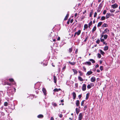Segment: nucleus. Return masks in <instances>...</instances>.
I'll use <instances>...</instances> for the list:
<instances>
[{"label": "nucleus", "mask_w": 120, "mask_h": 120, "mask_svg": "<svg viewBox=\"0 0 120 120\" xmlns=\"http://www.w3.org/2000/svg\"><path fill=\"white\" fill-rule=\"evenodd\" d=\"M103 5V4H102V3H101V4H100L99 6V7H98L99 8V9H101V8L102 7V6Z\"/></svg>", "instance_id": "obj_21"}, {"label": "nucleus", "mask_w": 120, "mask_h": 120, "mask_svg": "<svg viewBox=\"0 0 120 120\" xmlns=\"http://www.w3.org/2000/svg\"><path fill=\"white\" fill-rule=\"evenodd\" d=\"M7 82H4V83H3V84L4 85H6L7 84Z\"/></svg>", "instance_id": "obj_63"}, {"label": "nucleus", "mask_w": 120, "mask_h": 120, "mask_svg": "<svg viewBox=\"0 0 120 120\" xmlns=\"http://www.w3.org/2000/svg\"><path fill=\"white\" fill-rule=\"evenodd\" d=\"M72 48H69V52L70 53H71V52H72Z\"/></svg>", "instance_id": "obj_36"}, {"label": "nucleus", "mask_w": 120, "mask_h": 120, "mask_svg": "<svg viewBox=\"0 0 120 120\" xmlns=\"http://www.w3.org/2000/svg\"><path fill=\"white\" fill-rule=\"evenodd\" d=\"M93 12V10H92L91 11V12H90V17H91Z\"/></svg>", "instance_id": "obj_25"}, {"label": "nucleus", "mask_w": 120, "mask_h": 120, "mask_svg": "<svg viewBox=\"0 0 120 120\" xmlns=\"http://www.w3.org/2000/svg\"><path fill=\"white\" fill-rule=\"evenodd\" d=\"M8 103L7 102H5L4 103V105L5 106H7L8 105Z\"/></svg>", "instance_id": "obj_34"}, {"label": "nucleus", "mask_w": 120, "mask_h": 120, "mask_svg": "<svg viewBox=\"0 0 120 120\" xmlns=\"http://www.w3.org/2000/svg\"><path fill=\"white\" fill-rule=\"evenodd\" d=\"M115 11V10L113 9H111L110 10V11L111 13H113Z\"/></svg>", "instance_id": "obj_37"}, {"label": "nucleus", "mask_w": 120, "mask_h": 120, "mask_svg": "<svg viewBox=\"0 0 120 120\" xmlns=\"http://www.w3.org/2000/svg\"><path fill=\"white\" fill-rule=\"evenodd\" d=\"M109 31V30L107 28H106L105 29L104 32H102V34H103L105 33H107V34H108Z\"/></svg>", "instance_id": "obj_5"}, {"label": "nucleus", "mask_w": 120, "mask_h": 120, "mask_svg": "<svg viewBox=\"0 0 120 120\" xmlns=\"http://www.w3.org/2000/svg\"><path fill=\"white\" fill-rule=\"evenodd\" d=\"M101 55L99 53H98V57L99 58H101Z\"/></svg>", "instance_id": "obj_35"}, {"label": "nucleus", "mask_w": 120, "mask_h": 120, "mask_svg": "<svg viewBox=\"0 0 120 120\" xmlns=\"http://www.w3.org/2000/svg\"><path fill=\"white\" fill-rule=\"evenodd\" d=\"M54 33H52L50 34L49 35V36L50 37H52L53 38V36H54Z\"/></svg>", "instance_id": "obj_33"}, {"label": "nucleus", "mask_w": 120, "mask_h": 120, "mask_svg": "<svg viewBox=\"0 0 120 120\" xmlns=\"http://www.w3.org/2000/svg\"><path fill=\"white\" fill-rule=\"evenodd\" d=\"M89 60L91 61L93 63H95V61L93 59H90Z\"/></svg>", "instance_id": "obj_29"}, {"label": "nucleus", "mask_w": 120, "mask_h": 120, "mask_svg": "<svg viewBox=\"0 0 120 120\" xmlns=\"http://www.w3.org/2000/svg\"><path fill=\"white\" fill-rule=\"evenodd\" d=\"M108 46H105L104 47V51H107L108 49Z\"/></svg>", "instance_id": "obj_23"}, {"label": "nucleus", "mask_w": 120, "mask_h": 120, "mask_svg": "<svg viewBox=\"0 0 120 120\" xmlns=\"http://www.w3.org/2000/svg\"><path fill=\"white\" fill-rule=\"evenodd\" d=\"M42 90L43 92V93L45 95H46V90L44 88H43L42 89Z\"/></svg>", "instance_id": "obj_8"}, {"label": "nucleus", "mask_w": 120, "mask_h": 120, "mask_svg": "<svg viewBox=\"0 0 120 120\" xmlns=\"http://www.w3.org/2000/svg\"><path fill=\"white\" fill-rule=\"evenodd\" d=\"M100 42V41L99 39H98L96 41V43L98 44H99Z\"/></svg>", "instance_id": "obj_39"}, {"label": "nucleus", "mask_w": 120, "mask_h": 120, "mask_svg": "<svg viewBox=\"0 0 120 120\" xmlns=\"http://www.w3.org/2000/svg\"><path fill=\"white\" fill-rule=\"evenodd\" d=\"M99 66V65L98 64L96 65L95 66V67L96 68L98 67Z\"/></svg>", "instance_id": "obj_54"}, {"label": "nucleus", "mask_w": 120, "mask_h": 120, "mask_svg": "<svg viewBox=\"0 0 120 120\" xmlns=\"http://www.w3.org/2000/svg\"><path fill=\"white\" fill-rule=\"evenodd\" d=\"M91 82H94L96 80V78L94 77H93L91 78Z\"/></svg>", "instance_id": "obj_7"}, {"label": "nucleus", "mask_w": 120, "mask_h": 120, "mask_svg": "<svg viewBox=\"0 0 120 120\" xmlns=\"http://www.w3.org/2000/svg\"><path fill=\"white\" fill-rule=\"evenodd\" d=\"M100 70L101 71H102L103 70V66H101L100 67Z\"/></svg>", "instance_id": "obj_42"}, {"label": "nucleus", "mask_w": 120, "mask_h": 120, "mask_svg": "<svg viewBox=\"0 0 120 120\" xmlns=\"http://www.w3.org/2000/svg\"><path fill=\"white\" fill-rule=\"evenodd\" d=\"M7 85L9 86H11V83H9L8 82H7Z\"/></svg>", "instance_id": "obj_55"}, {"label": "nucleus", "mask_w": 120, "mask_h": 120, "mask_svg": "<svg viewBox=\"0 0 120 120\" xmlns=\"http://www.w3.org/2000/svg\"><path fill=\"white\" fill-rule=\"evenodd\" d=\"M37 117L39 118H41L43 117V116L42 114H40Z\"/></svg>", "instance_id": "obj_17"}, {"label": "nucleus", "mask_w": 120, "mask_h": 120, "mask_svg": "<svg viewBox=\"0 0 120 120\" xmlns=\"http://www.w3.org/2000/svg\"><path fill=\"white\" fill-rule=\"evenodd\" d=\"M54 82L55 83H56V82L57 79L56 77L54 75Z\"/></svg>", "instance_id": "obj_18"}, {"label": "nucleus", "mask_w": 120, "mask_h": 120, "mask_svg": "<svg viewBox=\"0 0 120 120\" xmlns=\"http://www.w3.org/2000/svg\"><path fill=\"white\" fill-rule=\"evenodd\" d=\"M111 6L112 8L113 9H115L118 7V5L117 4L115 3L113 4Z\"/></svg>", "instance_id": "obj_4"}, {"label": "nucleus", "mask_w": 120, "mask_h": 120, "mask_svg": "<svg viewBox=\"0 0 120 120\" xmlns=\"http://www.w3.org/2000/svg\"><path fill=\"white\" fill-rule=\"evenodd\" d=\"M87 88L88 89H90L91 87L90 85L89 84H88L87 85Z\"/></svg>", "instance_id": "obj_38"}, {"label": "nucleus", "mask_w": 120, "mask_h": 120, "mask_svg": "<svg viewBox=\"0 0 120 120\" xmlns=\"http://www.w3.org/2000/svg\"><path fill=\"white\" fill-rule=\"evenodd\" d=\"M101 11V9H99V8L97 10V12H99L100 11Z\"/></svg>", "instance_id": "obj_57"}, {"label": "nucleus", "mask_w": 120, "mask_h": 120, "mask_svg": "<svg viewBox=\"0 0 120 120\" xmlns=\"http://www.w3.org/2000/svg\"><path fill=\"white\" fill-rule=\"evenodd\" d=\"M82 68L84 71L85 72H86V69L85 67L84 66L83 67H82Z\"/></svg>", "instance_id": "obj_45"}, {"label": "nucleus", "mask_w": 120, "mask_h": 120, "mask_svg": "<svg viewBox=\"0 0 120 120\" xmlns=\"http://www.w3.org/2000/svg\"><path fill=\"white\" fill-rule=\"evenodd\" d=\"M72 70L74 72V75H76L78 73V71L76 69H72Z\"/></svg>", "instance_id": "obj_11"}, {"label": "nucleus", "mask_w": 120, "mask_h": 120, "mask_svg": "<svg viewBox=\"0 0 120 120\" xmlns=\"http://www.w3.org/2000/svg\"><path fill=\"white\" fill-rule=\"evenodd\" d=\"M87 38H88V37H86V38L85 39V40H84V41L85 42H86L87 41Z\"/></svg>", "instance_id": "obj_53"}, {"label": "nucleus", "mask_w": 120, "mask_h": 120, "mask_svg": "<svg viewBox=\"0 0 120 120\" xmlns=\"http://www.w3.org/2000/svg\"><path fill=\"white\" fill-rule=\"evenodd\" d=\"M85 64H88L89 65H91V62L89 61L86 62L84 63Z\"/></svg>", "instance_id": "obj_14"}, {"label": "nucleus", "mask_w": 120, "mask_h": 120, "mask_svg": "<svg viewBox=\"0 0 120 120\" xmlns=\"http://www.w3.org/2000/svg\"><path fill=\"white\" fill-rule=\"evenodd\" d=\"M77 13H75V15H74L75 17H76V16H77Z\"/></svg>", "instance_id": "obj_64"}, {"label": "nucleus", "mask_w": 120, "mask_h": 120, "mask_svg": "<svg viewBox=\"0 0 120 120\" xmlns=\"http://www.w3.org/2000/svg\"><path fill=\"white\" fill-rule=\"evenodd\" d=\"M66 68V66L65 65L63 67V68L62 69V70H63V71H64V70Z\"/></svg>", "instance_id": "obj_51"}, {"label": "nucleus", "mask_w": 120, "mask_h": 120, "mask_svg": "<svg viewBox=\"0 0 120 120\" xmlns=\"http://www.w3.org/2000/svg\"><path fill=\"white\" fill-rule=\"evenodd\" d=\"M87 108V105H86L85 106V107H84L83 108L84 110H85Z\"/></svg>", "instance_id": "obj_49"}, {"label": "nucleus", "mask_w": 120, "mask_h": 120, "mask_svg": "<svg viewBox=\"0 0 120 120\" xmlns=\"http://www.w3.org/2000/svg\"><path fill=\"white\" fill-rule=\"evenodd\" d=\"M102 22H99L98 23V24L97 26L98 27H99L100 26H101V25H102Z\"/></svg>", "instance_id": "obj_20"}, {"label": "nucleus", "mask_w": 120, "mask_h": 120, "mask_svg": "<svg viewBox=\"0 0 120 120\" xmlns=\"http://www.w3.org/2000/svg\"><path fill=\"white\" fill-rule=\"evenodd\" d=\"M85 101V100H83L81 102V105L82 106H83V105L84 103V102Z\"/></svg>", "instance_id": "obj_41"}, {"label": "nucleus", "mask_w": 120, "mask_h": 120, "mask_svg": "<svg viewBox=\"0 0 120 120\" xmlns=\"http://www.w3.org/2000/svg\"><path fill=\"white\" fill-rule=\"evenodd\" d=\"M88 27V26L87 24H85L84 26V28H85L87 29Z\"/></svg>", "instance_id": "obj_31"}, {"label": "nucleus", "mask_w": 120, "mask_h": 120, "mask_svg": "<svg viewBox=\"0 0 120 120\" xmlns=\"http://www.w3.org/2000/svg\"><path fill=\"white\" fill-rule=\"evenodd\" d=\"M108 25L105 23H104L103 24L102 26V27H108Z\"/></svg>", "instance_id": "obj_12"}, {"label": "nucleus", "mask_w": 120, "mask_h": 120, "mask_svg": "<svg viewBox=\"0 0 120 120\" xmlns=\"http://www.w3.org/2000/svg\"><path fill=\"white\" fill-rule=\"evenodd\" d=\"M9 81L11 82L14 81V79H9Z\"/></svg>", "instance_id": "obj_40"}, {"label": "nucleus", "mask_w": 120, "mask_h": 120, "mask_svg": "<svg viewBox=\"0 0 120 120\" xmlns=\"http://www.w3.org/2000/svg\"><path fill=\"white\" fill-rule=\"evenodd\" d=\"M114 16V15L113 14H110V13H107L106 14V18L108 19L109 18L110 16Z\"/></svg>", "instance_id": "obj_1"}, {"label": "nucleus", "mask_w": 120, "mask_h": 120, "mask_svg": "<svg viewBox=\"0 0 120 120\" xmlns=\"http://www.w3.org/2000/svg\"><path fill=\"white\" fill-rule=\"evenodd\" d=\"M69 15V14L68 13L67 14V15H66V16L65 17L64 19V20H67V19Z\"/></svg>", "instance_id": "obj_16"}, {"label": "nucleus", "mask_w": 120, "mask_h": 120, "mask_svg": "<svg viewBox=\"0 0 120 120\" xmlns=\"http://www.w3.org/2000/svg\"><path fill=\"white\" fill-rule=\"evenodd\" d=\"M92 22L91 21L89 23L88 25L91 26L92 25Z\"/></svg>", "instance_id": "obj_46"}, {"label": "nucleus", "mask_w": 120, "mask_h": 120, "mask_svg": "<svg viewBox=\"0 0 120 120\" xmlns=\"http://www.w3.org/2000/svg\"><path fill=\"white\" fill-rule=\"evenodd\" d=\"M86 85L85 84L83 85L82 86V90L83 91H84L86 89Z\"/></svg>", "instance_id": "obj_6"}, {"label": "nucleus", "mask_w": 120, "mask_h": 120, "mask_svg": "<svg viewBox=\"0 0 120 120\" xmlns=\"http://www.w3.org/2000/svg\"><path fill=\"white\" fill-rule=\"evenodd\" d=\"M103 44H105L106 45H107V43H106L105 42H103Z\"/></svg>", "instance_id": "obj_61"}, {"label": "nucleus", "mask_w": 120, "mask_h": 120, "mask_svg": "<svg viewBox=\"0 0 120 120\" xmlns=\"http://www.w3.org/2000/svg\"><path fill=\"white\" fill-rule=\"evenodd\" d=\"M106 12H107V11L106 10H104L103 11V14L104 15L105 14H106Z\"/></svg>", "instance_id": "obj_43"}, {"label": "nucleus", "mask_w": 120, "mask_h": 120, "mask_svg": "<svg viewBox=\"0 0 120 120\" xmlns=\"http://www.w3.org/2000/svg\"><path fill=\"white\" fill-rule=\"evenodd\" d=\"M53 91H54L55 92H58V89L57 88H55L54 89Z\"/></svg>", "instance_id": "obj_44"}, {"label": "nucleus", "mask_w": 120, "mask_h": 120, "mask_svg": "<svg viewBox=\"0 0 120 120\" xmlns=\"http://www.w3.org/2000/svg\"><path fill=\"white\" fill-rule=\"evenodd\" d=\"M69 63L71 65H74L75 64V62H71L70 61L69 62Z\"/></svg>", "instance_id": "obj_26"}, {"label": "nucleus", "mask_w": 120, "mask_h": 120, "mask_svg": "<svg viewBox=\"0 0 120 120\" xmlns=\"http://www.w3.org/2000/svg\"><path fill=\"white\" fill-rule=\"evenodd\" d=\"M92 72L91 71H88L86 75L87 76L89 75L92 74Z\"/></svg>", "instance_id": "obj_10"}, {"label": "nucleus", "mask_w": 120, "mask_h": 120, "mask_svg": "<svg viewBox=\"0 0 120 120\" xmlns=\"http://www.w3.org/2000/svg\"><path fill=\"white\" fill-rule=\"evenodd\" d=\"M78 79L79 80L81 81H83V79H82V77L80 76H78Z\"/></svg>", "instance_id": "obj_15"}, {"label": "nucleus", "mask_w": 120, "mask_h": 120, "mask_svg": "<svg viewBox=\"0 0 120 120\" xmlns=\"http://www.w3.org/2000/svg\"><path fill=\"white\" fill-rule=\"evenodd\" d=\"M79 104V101L78 100H77L76 102V106H78Z\"/></svg>", "instance_id": "obj_13"}, {"label": "nucleus", "mask_w": 120, "mask_h": 120, "mask_svg": "<svg viewBox=\"0 0 120 120\" xmlns=\"http://www.w3.org/2000/svg\"><path fill=\"white\" fill-rule=\"evenodd\" d=\"M83 115L82 113H79L78 117V120H81L83 118Z\"/></svg>", "instance_id": "obj_3"}, {"label": "nucleus", "mask_w": 120, "mask_h": 120, "mask_svg": "<svg viewBox=\"0 0 120 120\" xmlns=\"http://www.w3.org/2000/svg\"><path fill=\"white\" fill-rule=\"evenodd\" d=\"M82 96V94H80L78 96V97L79 99H80L81 98Z\"/></svg>", "instance_id": "obj_50"}, {"label": "nucleus", "mask_w": 120, "mask_h": 120, "mask_svg": "<svg viewBox=\"0 0 120 120\" xmlns=\"http://www.w3.org/2000/svg\"><path fill=\"white\" fill-rule=\"evenodd\" d=\"M108 38V35H104V38L105 39H106Z\"/></svg>", "instance_id": "obj_32"}, {"label": "nucleus", "mask_w": 120, "mask_h": 120, "mask_svg": "<svg viewBox=\"0 0 120 120\" xmlns=\"http://www.w3.org/2000/svg\"><path fill=\"white\" fill-rule=\"evenodd\" d=\"M50 120H54L53 118L52 117L50 118Z\"/></svg>", "instance_id": "obj_62"}, {"label": "nucleus", "mask_w": 120, "mask_h": 120, "mask_svg": "<svg viewBox=\"0 0 120 120\" xmlns=\"http://www.w3.org/2000/svg\"><path fill=\"white\" fill-rule=\"evenodd\" d=\"M97 15V13L96 12H95L94 13V17H96V16Z\"/></svg>", "instance_id": "obj_48"}, {"label": "nucleus", "mask_w": 120, "mask_h": 120, "mask_svg": "<svg viewBox=\"0 0 120 120\" xmlns=\"http://www.w3.org/2000/svg\"><path fill=\"white\" fill-rule=\"evenodd\" d=\"M62 116H63L61 114H60L59 116L60 118H62Z\"/></svg>", "instance_id": "obj_58"}, {"label": "nucleus", "mask_w": 120, "mask_h": 120, "mask_svg": "<svg viewBox=\"0 0 120 120\" xmlns=\"http://www.w3.org/2000/svg\"><path fill=\"white\" fill-rule=\"evenodd\" d=\"M70 18H69V19H68V21L67 22V23L68 24H69V22H70Z\"/></svg>", "instance_id": "obj_52"}, {"label": "nucleus", "mask_w": 120, "mask_h": 120, "mask_svg": "<svg viewBox=\"0 0 120 120\" xmlns=\"http://www.w3.org/2000/svg\"><path fill=\"white\" fill-rule=\"evenodd\" d=\"M96 26H94L92 30V32H93L94 31L96 30Z\"/></svg>", "instance_id": "obj_24"}, {"label": "nucleus", "mask_w": 120, "mask_h": 120, "mask_svg": "<svg viewBox=\"0 0 120 120\" xmlns=\"http://www.w3.org/2000/svg\"><path fill=\"white\" fill-rule=\"evenodd\" d=\"M99 50L100 51L102 55H103L105 54L104 52L102 50L100 49Z\"/></svg>", "instance_id": "obj_27"}, {"label": "nucleus", "mask_w": 120, "mask_h": 120, "mask_svg": "<svg viewBox=\"0 0 120 120\" xmlns=\"http://www.w3.org/2000/svg\"><path fill=\"white\" fill-rule=\"evenodd\" d=\"M89 94L87 93L86 94V100H87L89 97Z\"/></svg>", "instance_id": "obj_30"}, {"label": "nucleus", "mask_w": 120, "mask_h": 120, "mask_svg": "<svg viewBox=\"0 0 120 120\" xmlns=\"http://www.w3.org/2000/svg\"><path fill=\"white\" fill-rule=\"evenodd\" d=\"M72 96H73V99H75L76 98V94L75 93V92H73L72 93Z\"/></svg>", "instance_id": "obj_9"}, {"label": "nucleus", "mask_w": 120, "mask_h": 120, "mask_svg": "<svg viewBox=\"0 0 120 120\" xmlns=\"http://www.w3.org/2000/svg\"><path fill=\"white\" fill-rule=\"evenodd\" d=\"M75 86L76 87H77L78 86V84L77 83H76L75 84Z\"/></svg>", "instance_id": "obj_56"}, {"label": "nucleus", "mask_w": 120, "mask_h": 120, "mask_svg": "<svg viewBox=\"0 0 120 120\" xmlns=\"http://www.w3.org/2000/svg\"><path fill=\"white\" fill-rule=\"evenodd\" d=\"M81 33V30H79L78 32H75L74 34V37H75L77 35V36L79 35Z\"/></svg>", "instance_id": "obj_2"}, {"label": "nucleus", "mask_w": 120, "mask_h": 120, "mask_svg": "<svg viewBox=\"0 0 120 120\" xmlns=\"http://www.w3.org/2000/svg\"><path fill=\"white\" fill-rule=\"evenodd\" d=\"M105 17L104 16H102L101 17L100 20L101 21L103 20H105Z\"/></svg>", "instance_id": "obj_22"}, {"label": "nucleus", "mask_w": 120, "mask_h": 120, "mask_svg": "<svg viewBox=\"0 0 120 120\" xmlns=\"http://www.w3.org/2000/svg\"><path fill=\"white\" fill-rule=\"evenodd\" d=\"M77 108H76V113L77 114H78L79 113V112L78 111H77Z\"/></svg>", "instance_id": "obj_59"}, {"label": "nucleus", "mask_w": 120, "mask_h": 120, "mask_svg": "<svg viewBox=\"0 0 120 120\" xmlns=\"http://www.w3.org/2000/svg\"><path fill=\"white\" fill-rule=\"evenodd\" d=\"M52 105L54 106H56L57 105V104L55 102H53L52 103Z\"/></svg>", "instance_id": "obj_28"}, {"label": "nucleus", "mask_w": 120, "mask_h": 120, "mask_svg": "<svg viewBox=\"0 0 120 120\" xmlns=\"http://www.w3.org/2000/svg\"><path fill=\"white\" fill-rule=\"evenodd\" d=\"M100 40L101 42H104V39L103 38H100Z\"/></svg>", "instance_id": "obj_47"}, {"label": "nucleus", "mask_w": 120, "mask_h": 120, "mask_svg": "<svg viewBox=\"0 0 120 120\" xmlns=\"http://www.w3.org/2000/svg\"><path fill=\"white\" fill-rule=\"evenodd\" d=\"M79 73V75L80 76H82L83 75V73L81 71H78Z\"/></svg>", "instance_id": "obj_19"}, {"label": "nucleus", "mask_w": 120, "mask_h": 120, "mask_svg": "<svg viewBox=\"0 0 120 120\" xmlns=\"http://www.w3.org/2000/svg\"><path fill=\"white\" fill-rule=\"evenodd\" d=\"M115 2V1L114 0H112L111 1V2L113 4Z\"/></svg>", "instance_id": "obj_60"}]
</instances>
